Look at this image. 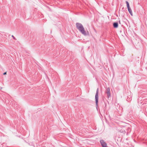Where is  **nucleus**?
<instances>
[{"instance_id":"1","label":"nucleus","mask_w":147,"mask_h":147,"mask_svg":"<svg viewBox=\"0 0 147 147\" xmlns=\"http://www.w3.org/2000/svg\"><path fill=\"white\" fill-rule=\"evenodd\" d=\"M76 27L77 29L84 36H87L89 34V33L88 31L86 32L85 30V29L82 25L80 23H76Z\"/></svg>"},{"instance_id":"2","label":"nucleus","mask_w":147,"mask_h":147,"mask_svg":"<svg viewBox=\"0 0 147 147\" xmlns=\"http://www.w3.org/2000/svg\"><path fill=\"white\" fill-rule=\"evenodd\" d=\"M98 88H97L95 96V100L96 105L98 106Z\"/></svg>"},{"instance_id":"3","label":"nucleus","mask_w":147,"mask_h":147,"mask_svg":"<svg viewBox=\"0 0 147 147\" xmlns=\"http://www.w3.org/2000/svg\"><path fill=\"white\" fill-rule=\"evenodd\" d=\"M105 93L107 94V97L108 98H109L111 96V94L110 92V89L108 87L107 88L105 91Z\"/></svg>"},{"instance_id":"4","label":"nucleus","mask_w":147,"mask_h":147,"mask_svg":"<svg viewBox=\"0 0 147 147\" xmlns=\"http://www.w3.org/2000/svg\"><path fill=\"white\" fill-rule=\"evenodd\" d=\"M100 142L102 147H108L107 146V144L103 140H100Z\"/></svg>"},{"instance_id":"5","label":"nucleus","mask_w":147,"mask_h":147,"mask_svg":"<svg viewBox=\"0 0 147 147\" xmlns=\"http://www.w3.org/2000/svg\"><path fill=\"white\" fill-rule=\"evenodd\" d=\"M113 27L115 28H117L118 26V24L117 22H114L113 24Z\"/></svg>"},{"instance_id":"6","label":"nucleus","mask_w":147,"mask_h":147,"mask_svg":"<svg viewBox=\"0 0 147 147\" xmlns=\"http://www.w3.org/2000/svg\"><path fill=\"white\" fill-rule=\"evenodd\" d=\"M127 9H128V11L129 12V13L130 14L131 16H133V13H132V11L131 9V8H128Z\"/></svg>"},{"instance_id":"7","label":"nucleus","mask_w":147,"mask_h":147,"mask_svg":"<svg viewBox=\"0 0 147 147\" xmlns=\"http://www.w3.org/2000/svg\"><path fill=\"white\" fill-rule=\"evenodd\" d=\"M118 131L120 132L121 133H123V134H125V133L126 132L125 131V130L124 129H118Z\"/></svg>"},{"instance_id":"8","label":"nucleus","mask_w":147,"mask_h":147,"mask_svg":"<svg viewBox=\"0 0 147 147\" xmlns=\"http://www.w3.org/2000/svg\"><path fill=\"white\" fill-rule=\"evenodd\" d=\"M105 108L104 110V113L105 112V110L106 109V107H107V104H106L105 102Z\"/></svg>"},{"instance_id":"9","label":"nucleus","mask_w":147,"mask_h":147,"mask_svg":"<svg viewBox=\"0 0 147 147\" xmlns=\"http://www.w3.org/2000/svg\"><path fill=\"white\" fill-rule=\"evenodd\" d=\"M126 3L127 5H129V3L127 1H126Z\"/></svg>"},{"instance_id":"10","label":"nucleus","mask_w":147,"mask_h":147,"mask_svg":"<svg viewBox=\"0 0 147 147\" xmlns=\"http://www.w3.org/2000/svg\"><path fill=\"white\" fill-rule=\"evenodd\" d=\"M12 37L13 38V39H14L15 40H16V38L13 35H12Z\"/></svg>"},{"instance_id":"11","label":"nucleus","mask_w":147,"mask_h":147,"mask_svg":"<svg viewBox=\"0 0 147 147\" xmlns=\"http://www.w3.org/2000/svg\"><path fill=\"white\" fill-rule=\"evenodd\" d=\"M127 9L130 8V6H129V5H127Z\"/></svg>"},{"instance_id":"12","label":"nucleus","mask_w":147,"mask_h":147,"mask_svg":"<svg viewBox=\"0 0 147 147\" xmlns=\"http://www.w3.org/2000/svg\"><path fill=\"white\" fill-rule=\"evenodd\" d=\"M6 74H7V72H4L3 73V75H5Z\"/></svg>"},{"instance_id":"13","label":"nucleus","mask_w":147,"mask_h":147,"mask_svg":"<svg viewBox=\"0 0 147 147\" xmlns=\"http://www.w3.org/2000/svg\"><path fill=\"white\" fill-rule=\"evenodd\" d=\"M119 23L120 24H121V22H120V21L119 20Z\"/></svg>"},{"instance_id":"14","label":"nucleus","mask_w":147,"mask_h":147,"mask_svg":"<svg viewBox=\"0 0 147 147\" xmlns=\"http://www.w3.org/2000/svg\"><path fill=\"white\" fill-rule=\"evenodd\" d=\"M128 129H129V127H128Z\"/></svg>"}]
</instances>
